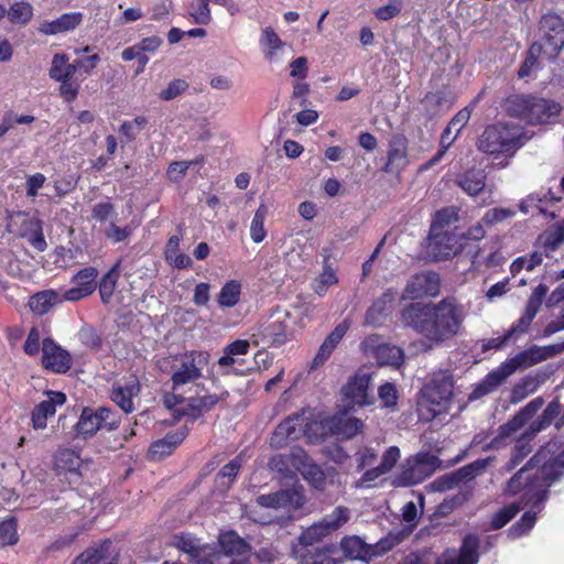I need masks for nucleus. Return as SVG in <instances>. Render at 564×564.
<instances>
[{
    "label": "nucleus",
    "mask_w": 564,
    "mask_h": 564,
    "mask_svg": "<svg viewBox=\"0 0 564 564\" xmlns=\"http://www.w3.org/2000/svg\"><path fill=\"white\" fill-rule=\"evenodd\" d=\"M325 425L330 435L343 436L347 440L362 433L365 429L362 420L348 416L346 413H337L325 419Z\"/></svg>",
    "instance_id": "23"
},
{
    "label": "nucleus",
    "mask_w": 564,
    "mask_h": 564,
    "mask_svg": "<svg viewBox=\"0 0 564 564\" xmlns=\"http://www.w3.org/2000/svg\"><path fill=\"white\" fill-rule=\"evenodd\" d=\"M538 44L549 61H555L564 47V19L554 12L544 13L538 22Z\"/></svg>",
    "instance_id": "5"
},
{
    "label": "nucleus",
    "mask_w": 564,
    "mask_h": 564,
    "mask_svg": "<svg viewBox=\"0 0 564 564\" xmlns=\"http://www.w3.org/2000/svg\"><path fill=\"white\" fill-rule=\"evenodd\" d=\"M187 435V426H182L175 431L169 432L164 437L154 441L150 445L149 453L153 458L163 459L171 455L176 447L183 443Z\"/></svg>",
    "instance_id": "29"
},
{
    "label": "nucleus",
    "mask_w": 564,
    "mask_h": 564,
    "mask_svg": "<svg viewBox=\"0 0 564 564\" xmlns=\"http://www.w3.org/2000/svg\"><path fill=\"white\" fill-rule=\"evenodd\" d=\"M376 357L380 365L400 367L404 362L403 350L394 345L381 344L377 347Z\"/></svg>",
    "instance_id": "51"
},
{
    "label": "nucleus",
    "mask_w": 564,
    "mask_h": 564,
    "mask_svg": "<svg viewBox=\"0 0 564 564\" xmlns=\"http://www.w3.org/2000/svg\"><path fill=\"white\" fill-rule=\"evenodd\" d=\"M67 302L64 299V292L61 293L56 290L48 289L34 293L29 299V307L36 315L47 314L54 306Z\"/></svg>",
    "instance_id": "33"
},
{
    "label": "nucleus",
    "mask_w": 564,
    "mask_h": 564,
    "mask_svg": "<svg viewBox=\"0 0 564 564\" xmlns=\"http://www.w3.org/2000/svg\"><path fill=\"white\" fill-rule=\"evenodd\" d=\"M370 381L371 376L362 371L350 376L340 389L344 401L351 405H372L375 398L369 393Z\"/></svg>",
    "instance_id": "15"
},
{
    "label": "nucleus",
    "mask_w": 564,
    "mask_h": 564,
    "mask_svg": "<svg viewBox=\"0 0 564 564\" xmlns=\"http://www.w3.org/2000/svg\"><path fill=\"white\" fill-rule=\"evenodd\" d=\"M535 478L536 482L533 487H529L524 491L521 500L525 506H530L533 511L540 513L544 508V502L549 498L550 487L552 485H546L549 481H546L540 470H536Z\"/></svg>",
    "instance_id": "32"
},
{
    "label": "nucleus",
    "mask_w": 564,
    "mask_h": 564,
    "mask_svg": "<svg viewBox=\"0 0 564 564\" xmlns=\"http://www.w3.org/2000/svg\"><path fill=\"white\" fill-rule=\"evenodd\" d=\"M487 175L482 170L469 169L456 181L457 185L469 196H477L486 186Z\"/></svg>",
    "instance_id": "37"
},
{
    "label": "nucleus",
    "mask_w": 564,
    "mask_h": 564,
    "mask_svg": "<svg viewBox=\"0 0 564 564\" xmlns=\"http://www.w3.org/2000/svg\"><path fill=\"white\" fill-rule=\"evenodd\" d=\"M303 433L311 443H319L324 441L328 433L324 421L311 420L304 423Z\"/></svg>",
    "instance_id": "62"
},
{
    "label": "nucleus",
    "mask_w": 564,
    "mask_h": 564,
    "mask_svg": "<svg viewBox=\"0 0 564 564\" xmlns=\"http://www.w3.org/2000/svg\"><path fill=\"white\" fill-rule=\"evenodd\" d=\"M41 365L52 373L64 375L70 370L73 357L53 338L46 337L42 340Z\"/></svg>",
    "instance_id": "13"
},
{
    "label": "nucleus",
    "mask_w": 564,
    "mask_h": 564,
    "mask_svg": "<svg viewBox=\"0 0 564 564\" xmlns=\"http://www.w3.org/2000/svg\"><path fill=\"white\" fill-rule=\"evenodd\" d=\"M491 458H479L476 459L453 473L443 476L437 480L442 489H452L463 481H470L479 475L480 471L486 469L491 463Z\"/></svg>",
    "instance_id": "22"
},
{
    "label": "nucleus",
    "mask_w": 564,
    "mask_h": 564,
    "mask_svg": "<svg viewBox=\"0 0 564 564\" xmlns=\"http://www.w3.org/2000/svg\"><path fill=\"white\" fill-rule=\"evenodd\" d=\"M260 45L263 50L265 58L272 59L276 51L284 46V43L274 32V30L271 26H268L262 30Z\"/></svg>",
    "instance_id": "56"
},
{
    "label": "nucleus",
    "mask_w": 564,
    "mask_h": 564,
    "mask_svg": "<svg viewBox=\"0 0 564 564\" xmlns=\"http://www.w3.org/2000/svg\"><path fill=\"white\" fill-rule=\"evenodd\" d=\"M250 349V343L247 339H236L224 348V355L218 359V366L221 375H230V368L236 362L235 356L247 355Z\"/></svg>",
    "instance_id": "39"
},
{
    "label": "nucleus",
    "mask_w": 564,
    "mask_h": 564,
    "mask_svg": "<svg viewBox=\"0 0 564 564\" xmlns=\"http://www.w3.org/2000/svg\"><path fill=\"white\" fill-rule=\"evenodd\" d=\"M536 518L538 512L533 510L525 511L521 518L508 529V536L511 539H518L528 534L534 527Z\"/></svg>",
    "instance_id": "57"
},
{
    "label": "nucleus",
    "mask_w": 564,
    "mask_h": 564,
    "mask_svg": "<svg viewBox=\"0 0 564 564\" xmlns=\"http://www.w3.org/2000/svg\"><path fill=\"white\" fill-rule=\"evenodd\" d=\"M543 56V52L540 51L538 44H531L527 51V56L518 69V77L525 78L531 73L539 68V58Z\"/></svg>",
    "instance_id": "59"
},
{
    "label": "nucleus",
    "mask_w": 564,
    "mask_h": 564,
    "mask_svg": "<svg viewBox=\"0 0 564 564\" xmlns=\"http://www.w3.org/2000/svg\"><path fill=\"white\" fill-rule=\"evenodd\" d=\"M529 466H539L540 473L549 481L546 485H553L564 475V448L555 454L552 444L547 443L529 459Z\"/></svg>",
    "instance_id": "11"
},
{
    "label": "nucleus",
    "mask_w": 564,
    "mask_h": 564,
    "mask_svg": "<svg viewBox=\"0 0 564 564\" xmlns=\"http://www.w3.org/2000/svg\"><path fill=\"white\" fill-rule=\"evenodd\" d=\"M479 538L476 534L464 536L458 554L455 557H447L443 564H477L479 561Z\"/></svg>",
    "instance_id": "36"
},
{
    "label": "nucleus",
    "mask_w": 564,
    "mask_h": 564,
    "mask_svg": "<svg viewBox=\"0 0 564 564\" xmlns=\"http://www.w3.org/2000/svg\"><path fill=\"white\" fill-rule=\"evenodd\" d=\"M76 74L74 63H69V57L65 53L54 54L48 70L50 78L62 80L74 77Z\"/></svg>",
    "instance_id": "47"
},
{
    "label": "nucleus",
    "mask_w": 564,
    "mask_h": 564,
    "mask_svg": "<svg viewBox=\"0 0 564 564\" xmlns=\"http://www.w3.org/2000/svg\"><path fill=\"white\" fill-rule=\"evenodd\" d=\"M533 94H512L501 102L503 112L511 118L528 123Z\"/></svg>",
    "instance_id": "31"
},
{
    "label": "nucleus",
    "mask_w": 564,
    "mask_h": 564,
    "mask_svg": "<svg viewBox=\"0 0 564 564\" xmlns=\"http://www.w3.org/2000/svg\"><path fill=\"white\" fill-rule=\"evenodd\" d=\"M561 412L562 405L556 398L552 400L542 413L529 424L527 427L529 434L536 436L541 431L549 427L555 419H557L555 421V427L561 429L564 425V410L562 414Z\"/></svg>",
    "instance_id": "28"
},
{
    "label": "nucleus",
    "mask_w": 564,
    "mask_h": 564,
    "mask_svg": "<svg viewBox=\"0 0 564 564\" xmlns=\"http://www.w3.org/2000/svg\"><path fill=\"white\" fill-rule=\"evenodd\" d=\"M562 111L560 102L534 95L528 119L529 126L545 124L557 117Z\"/></svg>",
    "instance_id": "24"
},
{
    "label": "nucleus",
    "mask_w": 564,
    "mask_h": 564,
    "mask_svg": "<svg viewBox=\"0 0 564 564\" xmlns=\"http://www.w3.org/2000/svg\"><path fill=\"white\" fill-rule=\"evenodd\" d=\"M460 249L457 236L448 230L431 231L426 251L432 260L440 261L455 257Z\"/></svg>",
    "instance_id": "17"
},
{
    "label": "nucleus",
    "mask_w": 564,
    "mask_h": 564,
    "mask_svg": "<svg viewBox=\"0 0 564 564\" xmlns=\"http://www.w3.org/2000/svg\"><path fill=\"white\" fill-rule=\"evenodd\" d=\"M564 242V227L557 226L553 230L546 231L543 237V249L545 256L549 257L550 252L557 250Z\"/></svg>",
    "instance_id": "64"
},
{
    "label": "nucleus",
    "mask_w": 564,
    "mask_h": 564,
    "mask_svg": "<svg viewBox=\"0 0 564 564\" xmlns=\"http://www.w3.org/2000/svg\"><path fill=\"white\" fill-rule=\"evenodd\" d=\"M240 296L241 283L237 280H229L221 286L217 302L220 307L231 308L239 303Z\"/></svg>",
    "instance_id": "50"
},
{
    "label": "nucleus",
    "mask_w": 564,
    "mask_h": 564,
    "mask_svg": "<svg viewBox=\"0 0 564 564\" xmlns=\"http://www.w3.org/2000/svg\"><path fill=\"white\" fill-rule=\"evenodd\" d=\"M263 336L271 346L280 347L290 339V332L285 321L275 319L263 330Z\"/></svg>",
    "instance_id": "49"
},
{
    "label": "nucleus",
    "mask_w": 564,
    "mask_h": 564,
    "mask_svg": "<svg viewBox=\"0 0 564 564\" xmlns=\"http://www.w3.org/2000/svg\"><path fill=\"white\" fill-rule=\"evenodd\" d=\"M454 387L455 379L449 370L434 371L419 392L416 402L419 420L432 422L446 412L454 397Z\"/></svg>",
    "instance_id": "3"
},
{
    "label": "nucleus",
    "mask_w": 564,
    "mask_h": 564,
    "mask_svg": "<svg viewBox=\"0 0 564 564\" xmlns=\"http://www.w3.org/2000/svg\"><path fill=\"white\" fill-rule=\"evenodd\" d=\"M218 542L226 555H245L251 550L250 544L232 530L220 533Z\"/></svg>",
    "instance_id": "41"
},
{
    "label": "nucleus",
    "mask_w": 564,
    "mask_h": 564,
    "mask_svg": "<svg viewBox=\"0 0 564 564\" xmlns=\"http://www.w3.org/2000/svg\"><path fill=\"white\" fill-rule=\"evenodd\" d=\"M561 412L562 405L556 398L552 400L542 413L529 424L527 427L529 434L536 436L541 431L549 427L555 419H557L555 421V427L561 429L564 425V410L562 414Z\"/></svg>",
    "instance_id": "26"
},
{
    "label": "nucleus",
    "mask_w": 564,
    "mask_h": 564,
    "mask_svg": "<svg viewBox=\"0 0 564 564\" xmlns=\"http://www.w3.org/2000/svg\"><path fill=\"white\" fill-rule=\"evenodd\" d=\"M84 21V13L79 11L67 12L59 15L53 21H44L39 26V32L45 35H56L74 31Z\"/></svg>",
    "instance_id": "30"
},
{
    "label": "nucleus",
    "mask_w": 564,
    "mask_h": 564,
    "mask_svg": "<svg viewBox=\"0 0 564 564\" xmlns=\"http://www.w3.org/2000/svg\"><path fill=\"white\" fill-rule=\"evenodd\" d=\"M7 230L13 235L25 238L37 251L47 248L42 228V221L28 213L18 212L7 217Z\"/></svg>",
    "instance_id": "8"
},
{
    "label": "nucleus",
    "mask_w": 564,
    "mask_h": 564,
    "mask_svg": "<svg viewBox=\"0 0 564 564\" xmlns=\"http://www.w3.org/2000/svg\"><path fill=\"white\" fill-rule=\"evenodd\" d=\"M173 545L177 550L188 554L191 562H194V560L197 556H199L203 546L198 543V540L191 533H181L174 535Z\"/></svg>",
    "instance_id": "53"
},
{
    "label": "nucleus",
    "mask_w": 564,
    "mask_h": 564,
    "mask_svg": "<svg viewBox=\"0 0 564 564\" xmlns=\"http://www.w3.org/2000/svg\"><path fill=\"white\" fill-rule=\"evenodd\" d=\"M305 412V409H301L282 420L270 437V446L273 448H282L285 447L290 441L299 438L301 430L304 426Z\"/></svg>",
    "instance_id": "18"
},
{
    "label": "nucleus",
    "mask_w": 564,
    "mask_h": 564,
    "mask_svg": "<svg viewBox=\"0 0 564 564\" xmlns=\"http://www.w3.org/2000/svg\"><path fill=\"white\" fill-rule=\"evenodd\" d=\"M534 438L535 435H530L528 430L521 434L511 451L510 458L506 465L507 470L514 469L532 452L531 442Z\"/></svg>",
    "instance_id": "46"
},
{
    "label": "nucleus",
    "mask_w": 564,
    "mask_h": 564,
    "mask_svg": "<svg viewBox=\"0 0 564 564\" xmlns=\"http://www.w3.org/2000/svg\"><path fill=\"white\" fill-rule=\"evenodd\" d=\"M350 519V510L345 506L336 507L329 514H326L322 520V524L330 533L339 530Z\"/></svg>",
    "instance_id": "52"
},
{
    "label": "nucleus",
    "mask_w": 564,
    "mask_h": 564,
    "mask_svg": "<svg viewBox=\"0 0 564 564\" xmlns=\"http://www.w3.org/2000/svg\"><path fill=\"white\" fill-rule=\"evenodd\" d=\"M171 358L172 391L164 394L163 404L172 411L175 419L186 417L194 422L214 409L223 397L228 395V392H225L223 395L205 394L203 397L185 398L178 393L183 386L193 383L203 377V369L209 360L207 351L187 350Z\"/></svg>",
    "instance_id": "1"
},
{
    "label": "nucleus",
    "mask_w": 564,
    "mask_h": 564,
    "mask_svg": "<svg viewBox=\"0 0 564 564\" xmlns=\"http://www.w3.org/2000/svg\"><path fill=\"white\" fill-rule=\"evenodd\" d=\"M438 458L430 454H417L410 457L401 467L399 482L403 486H414L423 482L433 475Z\"/></svg>",
    "instance_id": "10"
},
{
    "label": "nucleus",
    "mask_w": 564,
    "mask_h": 564,
    "mask_svg": "<svg viewBox=\"0 0 564 564\" xmlns=\"http://www.w3.org/2000/svg\"><path fill=\"white\" fill-rule=\"evenodd\" d=\"M561 412L562 405L556 398L552 400L542 413L529 424L527 427L529 434L536 436L541 431L549 427L555 419H557L555 421V427L561 429L564 425V410L562 414Z\"/></svg>",
    "instance_id": "27"
},
{
    "label": "nucleus",
    "mask_w": 564,
    "mask_h": 564,
    "mask_svg": "<svg viewBox=\"0 0 564 564\" xmlns=\"http://www.w3.org/2000/svg\"><path fill=\"white\" fill-rule=\"evenodd\" d=\"M397 292L392 289L384 291L366 311L365 321L369 325H378L382 318L390 314L395 301Z\"/></svg>",
    "instance_id": "34"
},
{
    "label": "nucleus",
    "mask_w": 564,
    "mask_h": 564,
    "mask_svg": "<svg viewBox=\"0 0 564 564\" xmlns=\"http://www.w3.org/2000/svg\"><path fill=\"white\" fill-rule=\"evenodd\" d=\"M506 376L502 373L500 368H496L488 372L484 379L476 384L474 390L469 394V400L480 399L492 391H495L500 384L506 381Z\"/></svg>",
    "instance_id": "44"
},
{
    "label": "nucleus",
    "mask_w": 564,
    "mask_h": 564,
    "mask_svg": "<svg viewBox=\"0 0 564 564\" xmlns=\"http://www.w3.org/2000/svg\"><path fill=\"white\" fill-rule=\"evenodd\" d=\"M290 463L313 488L321 491L325 489V471L304 448L294 447L290 455Z\"/></svg>",
    "instance_id": "12"
},
{
    "label": "nucleus",
    "mask_w": 564,
    "mask_h": 564,
    "mask_svg": "<svg viewBox=\"0 0 564 564\" xmlns=\"http://www.w3.org/2000/svg\"><path fill=\"white\" fill-rule=\"evenodd\" d=\"M464 319V307L454 296L444 297L437 303L413 302L400 312L404 327L411 328L435 346L454 338Z\"/></svg>",
    "instance_id": "2"
},
{
    "label": "nucleus",
    "mask_w": 564,
    "mask_h": 564,
    "mask_svg": "<svg viewBox=\"0 0 564 564\" xmlns=\"http://www.w3.org/2000/svg\"><path fill=\"white\" fill-rule=\"evenodd\" d=\"M406 140L402 138L399 143H394L389 151L387 155V162L384 166L382 167V171L387 173H399L402 171L406 163Z\"/></svg>",
    "instance_id": "45"
},
{
    "label": "nucleus",
    "mask_w": 564,
    "mask_h": 564,
    "mask_svg": "<svg viewBox=\"0 0 564 564\" xmlns=\"http://www.w3.org/2000/svg\"><path fill=\"white\" fill-rule=\"evenodd\" d=\"M339 547L348 560L369 562L373 558V553L370 552V544L366 543L358 535L344 536L340 540Z\"/></svg>",
    "instance_id": "35"
},
{
    "label": "nucleus",
    "mask_w": 564,
    "mask_h": 564,
    "mask_svg": "<svg viewBox=\"0 0 564 564\" xmlns=\"http://www.w3.org/2000/svg\"><path fill=\"white\" fill-rule=\"evenodd\" d=\"M56 82L59 83L58 95L65 102H73L78 97L82 80L72 77Z\"/></svg>",
    "instance_id": "63"
},
{
    "label": "nucleus",
    "mask_w": 564,
    "mask_h": 564,
    "mask_svg": "<svg viewBox=\"0 0 564 564\" xmlns=\"http://www.w3.org/2000/svg\"><path fill=\"white\" fill-rule=\"evenodd\" d=\"M267 215L268 207L264 204H260L253 215L250 226V237L256 243L262 242L267 237V230L264 228V220Z\"/></svg>",
    "instance_id": "58"
},
{
    "label": "nucleus",
    "mask_w": 564,
    "mask_h": 564,
    "mask_svg": "<svg viewBox=\"0 0 564 564\" xmlns=\"http://www.w3.org/2000/svg\"><path fill=\"white\" fill-rule=\"evenodd\" d=\"M47 399L36 404L31 412V422L34 430H43L47 425V419L56 413V406L65 404L67 398L62 391L47 390Z\"/></svg>",
    "instance_id": "21"
},
{
    "label": "nucleus",
    "mask_w": 564,
    "mask_h": 564,
    "mask_svg": "<svg viewBox=\"0 0 564 564\" xmlns=\"http://www.w3.org/2000/svg\"><path fill=\"white\" fill-rule=\"evenodd\" d=\"M549 288L540 283L535 286L527 301L523 313L520 318L511 325V327L507 332V337H518L522 334H525L539 313L542 303L547 294Z\"/></svg>",
    "instance_id": "16"
},
{
    "label": "nucleus",
    "mask_w": 564,
    "mask_h": 564,
    "mask_svg": "<svg viewBox=\"0 0 564 564\" xmlns=\"http://www.w3.org/2000/svg\"><path fill=\"white\" fill-rule=\"evenodd\" d=\"M564 347H560L558 345H547V346H531L520 352H518L512 358L503 361L499 368L506 378L510 377L513 372H516L520 368H529L541 361H544L556 354L561 352Z\"/></svg>",
    "instance_id": "9"
},
{
    "label": "nucleus",
    "mask_w": 564,
    "mask_h": 564,
    "mask_svg": "<svg viewBox=\"0 0 564 564\" xmlns=\"http://www.w3.org/2000/svg\"><path fill=\"white\" fill-rule=\"evenodd\" d=\"M544 399L536 397L521 408L510 420L498 427L497 435L482 446L484 452L499 449L507 444V440L524 426L543 406Z\"/></svg>",
    "instance_id": "7"
},
{
    "label": "nucleus",
    "mask_w": 564,
    "mask_h": 564,
    "mask_svg": "<svg viewBox=\"0 0 564 564\" xmlns=\"http://www.w3.org/2000/svg\"><path fill=\"white\" fill-rule=\"evenodd\" d=\"M533 468L539 470V466H529L528 460L527 464L508 480L506 492L510 496H514L522 490L525 491L529 487H533L536 482L535 474L533 476H528L525 481L522 480L523 474Z\"/></svg>",
    "instance_id": "48"
},
{
    "label": "nucleus",
    "mask_w": 564,
    "mask_h": 564,
    "mask_svg": "<svg viewBox=\"0 0 564 564\" xmlns=\"http://www.w3.org/2000/svg\"><path fill=\"white\" fill-rule=\"evenodd\" d=\"M329 535V532L322 524L321 521L313 523L306 528L300 535V543L305 547H312L315 543L319 542L323 538Z\"/></svg>",
    "instance_id": "60"
},
{
    "label": "nucleus",
    "mask_w": 564,
    "mask_h": 564,
    "mask_svg": "<svg viewBox=\"0 0 564 564\" xmlns=\"http://www.w3.org/2000/svg\"><path fill=\"white\" fill-rule=\"evenodd\" d=\"M98 270L95 267H85L72 276L73 288L64 292L67 302H78L91 295L97 288Z\"/></svg>",
    "instance_id": "20"
},
{
    "label": "nucleus",
    "mask_w": 564,
    "mask_h": 564,
    "mask_svg": "<svg viewBox=\"0 0 564 564\" xmlns=\"http://www.w3.org/2000/svg\"><path fill=\"white\" fill-rule=\"evenodd\" d=\"M100 429L101 424L97 410L88 406L84 408L77 423L75 424V432L77 436H82L84 440H87L95 435Z\"/></svg>",
    "instance_id": "43"
},
{
    "label": "nucleus",
    "mask_w": 564,
    "mask_h": 564,
    "mask_svg": "<svg viewBox=\"0 0 564 564\" xmlns=\"http://www.w3.org/2000/svg\"><path fill=\"white\" fill-rule=\"evenodd\" d=\"M441 292V276L435 271H422L415 273L408 281L403 296L417 300L423 297H435Z\"/></svg>",
    "instance_id": "14"
},
{
    "label": "nucleus",
    "mask_w": 564,
    "mask_h": 564,
    "mask_svg": "<svg viewBox=\"0 0 564 564\" xmlns=\"http://www.w3.org/2000/svg\"><path fill=\"white\" fill-rule=\"evenodd\" d=\"M378 397L381 402V406L395 411L398 408L399 392L397 387L392 382H384L378 388Z\"/></svg>",
    "instance_id": "61"
},
{
    "label": "nucleus",
    "mask_w": 564,
    "mask_h": 564,
    "mask_svg": "<svg viewBox=\"0 0 564 564\" xmlns=\"http://www.w3.org/2000/svg\"><path fill=\"white\" fill-rule=\"evenodd\" d=\"M7 17L13 24L26 25L33 17V7L26 1L14 2L7 11Z\"/></svg>",
    "instance_id": "54"
},
{
    "label": "nucleus",
    "mask_w": 564,
    "mask_h": 564,
    "mask_svg": "<svg viewBox=\"0 0 564 564\" xmlns=\"http://www.w3.org/2000/svg\"><path fill=\"white\" fill-rule=\"evenodd\" d=\"M337 550L338 546L333 543L324 546L305 549V552L300 555L302 564H338V562L333 557Z\"/></svg>",
    "instance_id": "42"
},
{
    "label": "nucleus",
    "mask_w": 564,
    "mask_h": 564,
    "mask_svg": "<svg viewBox=\"0 0 564 564\" xmlns=\"http://www.w3.org/2000/svg\"><path fill=\"white\" fill-rule=\"evenodd\" d=\"M87 469L88 463L75 449L59 447L53 455L55 475L61 481L67 482L69 486L80 485Z\"/></svg>",
    "instance_id": "6"
},
{
    "label": "nucleus",
    "mask_w": 564,
    "mask_h": 564,
    "mask_svg": "<svg viewBox=\"0 0 564 564\" xmlns=\"http://www.w3.org/2000/svg\"><path fill=\"white\" fill-rule=\"evenodd\" d=\"M521 510L519 502H511L503 508L496 511L490 520L489 527L491 530H500L508 524Z\"/></svg>",
    "instance_id": "55"
},
{
    "label": "nucleus",
    "mask_w": 564,
    "mask_h": 564,
    "mask_svg": "<svg viewBox=\"0 0 564 564\" xmlns=\"http://www.w3.org/2000/svg\"><path fill=\"white\" fill-rule=\"evenodd\" d=\"M149 124V118L145 116H135L131 120H124L118 128L119 142L121 148L133 143L140 132Z\"/></svg>",
    "instance_id": "38"
},
{
    "label": "nucleus",
    "mask_w": 564,
    "mask_h": 564,
    "mask_svg": "<svg viewBox=\"0 0 564 564\" xmlns=\"http://www.w3.org/2000/svg\"><path fill=\"white\" fill-rule=\"evenodd\" d=\"M121 273V259H119L99 280L98 291L104 304H109L116 291Z\"/></svg>",
    "instance_id": "40"
},
{
    "label": "nucleus",
    "mask_w": 564,
    "mask_h": 564,
    "mask_svg": "<svg viewBox=\"0 0 564 564\" xmlns=\"http://www.w3.org/2000/svg\"><path fill=\"white\" fill-rule=\"evenodd\" d=\"M522 133L517 127L496 122L485 128L477 140V149L486 154L513 156L522 147Z\"/></svg>",
    "instance_id": "4"
},
{
    "label": "nucleus",
    "mask_w": 564,
    "mask_h": 564,
    "mask_svg": "<svg viewBox=\"0 0 564 564\" xmlns=\"http://www.w3.org/2000/svg\"><path fill=\"white\" fill-rule=\"evenodd\" d=\"M141 391V386L137 376H130L123 386L113 384L110 392V399L124 413L134 411L133 398Z\"/></svg>",
    "instance_id": "25"
},
{
    "label": "nucleus",
    "mask_w": 564,
    "mask_h": 564,
    "mask_svg": "<svg viewBox=\"0 0 564 564\" xmlns=\"http://www.w3.org/2000/svg\"><path fill=\"white\" fill-rule=\"evenodd\" d=\"M305 496L296 488L280 489L275 492L263 494L257 497V505L268 509L286 508L299 510L305 505Z\"/></svg>",
    "instance_id": "19"
}]
</instances>
